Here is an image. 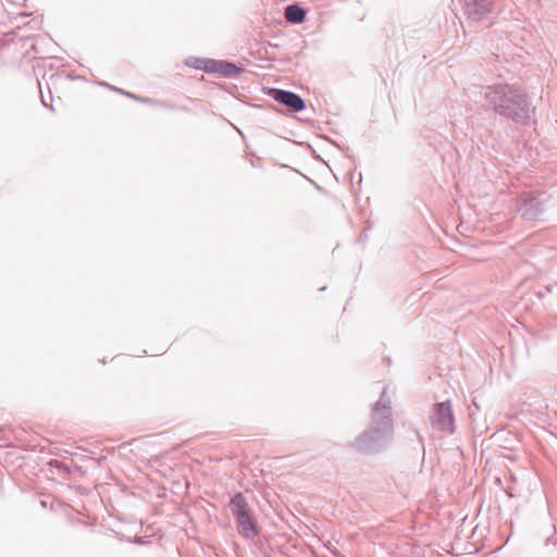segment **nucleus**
<instances>
[{
	"label": "nucleus",
	"instance_id": "obj_5",
	"mask_svg": "<svg viewBox=\"0 0 557 557\" xmlns=\"http://www.w3.org/2000/svg\"><path fill=\"white\" fill-rule=\"evenodd\" d=\"M269 95L274 100L285 104L295 112H299L305 109V101L298 95L292 91L272 88L269 90Z\"/></svg>",
	"mask_w": 557,
	"mask_h": 557
},
{
	"label": "nucleus",
	"instance_id": "obj_1",
	"mask_svg": "<svg viewBox=\"0 0 557 557\" xmlns=\"http://www.w3.org/2000/svg\"><path fill=\"white\" fill-rule=\"evenodd\" d=\"M393 429L391 401L385 399L384 391L372 408L369 429L356 437L350 446L361 454L375 453L392 436Z\"/></svg>",
	"mask_w": 557,
	"mask_h": 557
},
{
	"label": "nucleus",
	"instance_id": "obj_4",
	"mask_svg": "<svg viewBox=\"0 0 557 557\" xmlns=\"http://www.w3.org/2000/svg\"><path fill=\"white\" fill-rule=\"evenodd\" d=\"M432 424L441 431L454 433L455 418L453 407L449 400L437 403L431 418Z\"/></svg>",
	"mask_w": 557,
	"mask_h": 557
},
{
	"label": "nucleus",
	"instance_id": "obj_9",
	"mask_svg": "<svg viewBox=\"0 0 557 557\" xmlns=\"http://www.w3.org/2000/svg\"><path fill=\"white\" fill-rule=\"evenodd\" d=\"M469 258H471V259H472V260H474V261H480V260H482L481 258L475 257V256H472V255H470V256H469Z\"/></svg>",
	"mask_w": 557,
	"mask_h": 557
},
{
	"label": "nucleus",
	"instance_id": "obj_3",
	"mask_svg": "<svg viewBox=\"0 0 557 557\" xmlns=\"http://www.w3.org/2000/svg\"><path fill=\"white\" fill-rule=\"evenodd\" d=\"M487 97L502 113L512 117L517 116L518 111L523 110L527 104L525 97L521 92L507 86L490 92Z\"/></svg>",
	"mask_w": 557,
	"mask_h": 557
},
{
	"label": "nucleus",
	"instance_id": "obj_2",
	"mask_svg": "<svg viewBox=\"0 0 557 557\" xmlns=\"http://www.w3.org/2000/svg\"><path fill=\"white\" fill-rule=\"evenodd\" d=\"M231 509L235 518L237 530L245 539L251 540L257 535V527L251 516L248 503L242 493L231 498Z\"/></svg>",
	"mask_w": 557,
	"mask_h": 557
},
{
	"label": "nucleus",
	"instance_id": "obj_6",
	"mask_svg": "<svg viewBox=\"0 0 557 557\" xmlns=\"http://www.w3.org/2000/svg\"><path fill=\"white\" fill-rule=\"evenodd\" d=\"M213 67H214L213 73H220L224 76H235V75L240 74V72H242V70L239 67H237L236 65H234L230 62H224V61L213 60Z\"/></svg>",
	"mask_w": 557,
	"mask_h": 557
},
{
	"label": "nucleus",
	"instance_id": "obj_7",
	"mask_svg": "<svg viewBox=\"0 0 557 557\" xmlns=\"http://www.w3.org/2000/svg\"><path fill=\"white\" fill-rule=\"evenodd\" d=\"M285 18L292 23H301L305 20L306 12L300 7L293 4L285 9Z\"/></svg>",
	"mask_w": 557,
	"mask_h": 557
},
{
	"label": "nucleus",
	"instance_id": "obj_8",
	"mask_svg": "<svg viewBox=\"0 0 557 557\" xmlns=\"http://www.w3.org/2000/svg\"><path fill=\"white\" fill-rule=\"evenodd\" d=\"M186 64L196 70H202L208 73L214 72L213 60L201 59V58H189Z\"/></svg>",
	"mask_w": 557,
	"mask_h": 557
}]
</instances>
